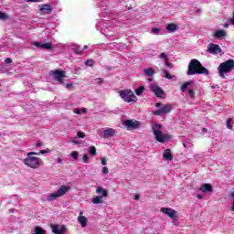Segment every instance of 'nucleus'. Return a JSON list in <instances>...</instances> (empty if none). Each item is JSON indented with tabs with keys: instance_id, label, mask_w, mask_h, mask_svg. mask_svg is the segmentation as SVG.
I'll return each mask as SVG.
<instances>
[{
	"instance_id": "nucleus-1",
	"label": "nucleus",
	"mask_w": 234,
	"mask_h": 234,
	"mask_svg": "<svg viewBox=\"0 0 234 234\" xmlns=\"http://www.w3.org/2000/svg\"><path fill=\"white\" fill-rule=\"evenodd\" d=\"M187 76H195L196 74H205L209 76V70L202 66V63L197 58H193L188 64Z\"/></svg>"
},
{
	"instance_id": "nucleus-2",
	"label": "nucleus",
	"mask_w": 234,
	"mask_h": 234,
	"mask_svg": "<svg viewBox=\"0 0 234 234\" xmlns=\"http://www.w3.org/2000/svg\"><path fill=\"white\" fill-rule=\"evenodd\" d=\"M34 154L37 155L39 154L36 152L27 153V157L24 159V164L27 167H31V169H37L41 164L39 162V157L32 156Z\"/></svg>"
},
{
	"instance_id": "nucleus-3",
	"label": "nucleus",
	"mask_w": 234,
	"mask_h": 234,
	"mask_svg": "<svg viewBox=\"0 0 234 234\" xmlns=\"http://www.w3.org/2000/svg\"><path fill=\"white\" fill-rule=\"evenodd\" d=\"M120 97L127 103H136L138 101V97L134 95V92L131 90H122L120 91Z\"/></svg>"
},
{
	"instance_id": "nucleus-4",
	"label": "nucleus",
	"mask_w": 234,
	"mask_h": 234,
	"mask_svg": "<svg viewBox=\"0 0 234 234\" xmlns=\"http://www.w3.org/2000/svg\"><path fill=\"white\" fill-rule=\"evenodd\" d=\"M96 193L100 195L102 193L101 196H97L91 199L92 204H103V198H107L109 197V190L103 189V187H98L96 189Z\"/></svg>"
},
{
	"instance_id": "nucleus-5",
	"label": "nucleus",
	"mask_w": 234,
	"mask_h": 234,
	"mask_svg": "<svg viewBox=\"0 0 234 234\" xmlns=\"http://www.w3.org/2000/svg\"><path fill=\"white\" fill-rule=\"evenodd\" d=\"M65 74H67L65 70L55 69L50 71V75L53 76L54 80L60 83V85L65 83V78L67 77Z\"/></svg>"
},
{
	"instance_id": "nucleus-6",
	"label": "nucleus",
	"mask_w": 234,
	"mask_h": 234,
	"mask_svg": "<svg viewBox=\"0 0 234 234\" xmlns=\"http://www.w3.org/2000/svg\"><path fill=\"white\" fill-rule=\"evenodd\" d=\"M154 134L156 142H159L160 144H165V142L171 140V135H169V133H163L160 130L154 129Z\"/></svg>"
},
{
	"instance_id": "nucleus-7",
	"label": "nucleus",
	"mask_w": 234,
	"mask_h": 234,
	"mask_svg": "<svg viewBox=\"0 0 234 234\" xmlns=\"http://www.w3.org/2000/svg\"><path fill=\"white\" fill-rule=\"evenodd\" d=\"M68 191H70V186H62L60 188L57 190L56 193L49 195L48 198L49 200H56V198H59V197H63V195H66Z\"/></svg>"
},
{
	"instance_id": "nucleus-8",
	"label": "nucleus",
	"mask_w": 234,
	"mask_h": 234,
	"mask_svg": "<svg viewBox=\"0 0 234 234\" xmlns=\"http://www.w3.org/2000/svg\"><path fill=\"white\" fill-rule=\"evenodd\" d=\"M173 111V106L171 104H165L159 110L154 111V116H164V114H169Z\"/></svg>"
},
{
	"instance_id": "nucleus-9",
	"label": "nucleus",
	"mask_w": 234,
	"mask_h": 234,
	"mask_svg": "<svg viewBox=\"0 0 234 234\" xmlns=\"http://www.w3.org/2000/svg\"><path fill=\"white\" fill-rule=\"evenodd\" d=\"M151 90L152 92H154V94L157 97V98H165V91L163 90L162 88H160V86L156 85V84H153L151 86Z\"/></svg>"
},
{
	"instance_id": "nucleus-10",
	"label": "nucleus",
	"mask_w": 234,
	"mask_h": 234,
	"mask_svg": "<svg viewBox=\"0 0 234 234\" xmlns=\"http://www.w3.org/2000/svg\"><path fill=\"white\" fill-rule=\"evenodd\" d=\"M51 231L54 234H65L67 231V227L65 225H54L50 226Z\"/></svg>"
},
{
	"instance_id": "nucleus-11",
	"label": "nucleus",
	"mask_w": 234,
	"mask_h": 234,
	"mask_svg": "<svg viewBox=\"0 0 234 234\" xmlns=\"http://www.w3.org/2000/svg\"><path fill=\"white\" fill-rule=\"evenodd\" d=\"M207 52H209V54H219V52H222V49L220 48V46L210 43L207 46Z\"/></svg>"
},
{
	"instance_id": "nucleus-12",
	"label": "nucleus",
	"mask_w": 234,
	"mask_h": 234,
	"mask_svg": "<svg viewBox=\"0 0 234 234\" xmlns=\"http://www.w3.org/2000/svg\"><path fill=\"white\" fill-rule=\"evenodd\" d=\"M124 125L130 131H134V129H138V127H140V122H138V121L133 122V120H126Z\"/></svg>"
},
{
	"instance_id": "nucleus-13",
	"label": "nucleus",
	"mask_w": 234,
	"mask_h": 234,
	"mask_svg": "<svg viewBox=\"0 0 234 234\" xmlns=\"http://www.w3.org/2000/svg\"><path fill=\"white\" fill-rule=\"evenodd\" d=\"M161 213L167 215L170 218H174V220L176 218V210L173 208L163 207L161 208Z\"/></svg>"
},
{
	"instance_id": "nucleus-14",
	"label": "nucleus",
	"mask_w": 234,
	"mask_h": 234,
	"mask_svg": "<svg viewBox=\"0 0 234 234\" xmlns=\"http://www.w3.org/2000/svg\"><path fill=\"white\" fill-rule=\"evenodd\" d=\"M199 191H202V193H213V186L206 183L199 187Z\"/></svg>"
},
{
	"instance_id": "nucleus-15",
	"label": "nucleus",
	"mask_w": 234,
	"mask_h": 234,
	"mask_svg": "<svg viewBox=\"0 0 234 234\" xmlns=\"http://www.w3.org/2000/svg\"><path fill=\"white\" fill-rule=\"evenodd\" d=\"M116 134V131L112 128H108L103 132L102 138H111Z\"/></svg>"
},
{
	"instance_id": "nucleus-16",
	"label": "nucleus",
	"mask_w": 234,
	"mask_h": 234,
	"mask_svg": "<svg viewBox=\"0 0 234 234\" xmlns=\"http://www.w3.org/2000/svg\"><path fill=\"white\" fill-rule=\"evenodd\" d=\"M163 160H173V154H171V149H166L163 153Z\"/></svg>"
},
{
	"instance_id": "nucleus-17",
	"label": "nucleus",
	"mask_w": 234,
	"mask_h": 234,
	"mask_svg": "<svg viewBox=\"0 0 234 234\" xmlns=\"http://www.w3.org/2000/svg\"><path fill=\"white\" fill-rule=\"evenodd\" d=\"M39 11L44 14H52V6L50 5H44L39 8Z\"/></svg>"
},
{
	"instance_id": "nucleus-18",
	"label": "nucleus",
	"mask_w": 234,
	"mask_h": 234,
	"mask_svg": "<svg viewBox=\"0 0 234 234\" xmlns=\"http://www.w3.org/2000/svg\"><path fill=\"white\" fill-rule=\"evenodd\" d=\"M214 37H216L217 39H220L222 37H226V31H224L222 29L215 31Z\"/></svg>"
},
{
	"instance_id": "nucleus-19",
	"label": "nucleus",
	"mask_w": 234,
	"mask_h": 234,
	"mask_svg": "<svg viewBox=\"0 0 234 234\" xmlns=\"http://www.w3.org/2000/svg\"><path fill=\"white\" fill-rule=\"evenodd\" d=\"M72 50L74 54H77L78 56L83 55V49L81 48V46L74 45Z\"/></svg>"
},
{
	"instance_id": "nucleus-20",
	"label": "nucleus",
	"mask_w": 234,
	"mask_h": 234,
	"mask_svg": "<svg viewBox=\"0 0 234 234\" xmlns=\"http://www.w3.org/2000/svg\"><path fill=\"white\" fill-rule=\"evenodd\" d=\"M166 30H168V32H176V30H178V26L175 23L168 24L166 26Z\"/></svg>"
},
{
	"instance_id": "nucleus-21",
	"label": "nucleus",
	"mask_w": 234,
	"mask_h": 234,
	"mask_svg": "<svg viewBox=\"0 0 234 234\" xmlns=\"http://www.w3.org/2000/svg\"><path fill=\"white\" fill-rule=\"evenodd\" d=\"M78 222L80 224L81 228L87 227V218L84 216H79Z\"/></svg>"
},
{
	"instance_id": "nucleus-22",
	"label": "nucleus",
	"mask_w": 234,
	"mask_h": 234,
	"mask_svg": "<svg viewBox=\"0 0 234 234\" xmlns=\"http://www.w3.org/2000/svg\"><path fill=\"white\" fill-rule=\"evenodd\" d=\"M144 74L145 76H154V69H153V68H149V69H144Z\"/></svg>"
},
{
	"instance_id": "nucleus-23",
	"label": "nucleus",
	"mask_w": 234,
	"mask_h": 234,
	"mask_svg": "<svg viewBox=\"0 0 234 234\" xmlns=\"http://www.w3.org/2000/svg\"><path fill=\"white\" fill-rule=\"evenodd\" d=\"M0 19L2 21H7V19H10V16L6 13H3L0 11Z\"/></svg>"
},
{
	"instance_id": "nucleus-24",
	"label": "nucleus",
	"mask_w": 234,
	"mask_h": 234,
	"mask_svg": "<svg viewBox=\"0 0 234 234\" xmlns=\"http://www.w3.org/2000/svg\"><path fill=\"white\" fill-rule=\"evenodd\" d=\"M144 90H145V87L140 86L138 89L135 90V94L137 96H141V94L144 93Z\"/></svg>"
},
{
	"instance_id": "nucleus-25",
	"label": "nucleus",
	"mask_w": 234,
	"mask_h": 234,
	"mask_svg": "<svg viewBox=\"0 0 234 234\" xmlns=\"http://www.w3.org/2000/svg\"><path fill=\"white\" fill-rule=\"evenodd\" d=\"M35 234H47V232L45 231V229H43V228L36 227L35 228Z\"/></svg>"
},
{
	"instance_id": "nucleus-26",
	"label": "nucleus",
	"mask_w": 234,
	"mask_h": 234,
	"mask_svg": "<svg viewBox=\"0 0 234 234\" xmlns=\"http://www.w3.org/2000/svg\"><path fill=\"white\" fill-rule=\"evenodd\" d=\"M41 48H46V50H52V44L50 42L42 44Z\"/></svg>"
},
{
	"instance_id": "nucleus-27",
	"label": "nucleus",
	"mask_w": 234,
	"mask_h": 234,
	"mask_svg": "<svg viewBox=\"0 0 234 234\" xmlns=\"http://www.w3.org/2000/svg\"><path fill=\"white\" fill-rule=\"evenodd\" d=\"M88 153L91 154L92 156H96L98 154V152L96 151V148L94 146H91L88 149Z\"/></svg>"
},
{
	"instance_id": "nucleus-28",
	"label": "nucleus",
	"mask_w": 234,
	"mask_h": 234,
	"mask_svg": "<svg viewBox=\"0 0 234 234\" xmlns=\"http://www.w3.org/2000/svg\"><path fill=\"white\" fill-rule=\"evenodd\" d=\"M189 85H191V82H189V81L185 82V83L181 86V90H182V92H186V90L187 89V87H189Z\"/></svg>"
},
{
	"instance_id": "nucleus-29",
	"label": "nucleus",
	"mask_w": 234,
	"mask_h": 234,
	"mask_svg": "<svg viewBox=\"0 0 234 234\" xmlns=\"http://www.w3.org/2000/svg\"><path fill=\"white\" fill-rule=\"evenodd\" d=\"M232 123H233V119L229 118L227 121V129H233Z\"/></svg>"
},
{
	"instance_id": "nucleus-30",
	"label": "nucleus",
	"mask_w": 234,
	"mask_h": 234,
	"mask_svg": "<svg viewBox=\"0 0 234 234\" xmlns=\"http://www.w3.org/2000/svg\"><path fill=\"white\" fill-rule=\"evenodd\" d=\"M159 58H161V59H165V61H169V57H167V55H165V53H161L159 55Z\"/></svg>"
},
{
	"instance_id": "nucleus-31",
	"label": "nucleus",
	"mask_w": 234,
	"mask_h": 234,
	"mask_svg": "<svg viewBox=\"0 0 234 234\" xmlns=\"http://www.w3.org/2000/svg\"><path fill=\"white\" fill-rule=\"evenodd\" d=\"M165 72V78H166V80H173V76L167 71V70H164Z\"/></svg>"
},
{
	"instance_id": "nucleus-32",
	"label": "nucleus",
	"mask_w": 234,
	"mask_h": 234,
	"mask_svg": "<svg viewBox=\"0 0 234 234\" xmlns=\"http://www.w3.org/2000/svg\"><path fill=\"white\" fill-rule=\"evenodd\" d=\"M188 94L192 100H195V90H188Z\"/></svg>"
},
{
	"instance_id": "nucleus-33",
	"label": "nucleus",
	"mask_w": 234,
	"mask_h": 234,
	"mask_svg": "<svg viewBox=\"0 0 234 234\" xmlns=\"http://www.w3.org/2000/svg\"><path fill=\"white\" fill-rule=\"evenodd\" d=\"M230 198H232V207L231 211H234V191H232L229 195Z\"/></svg>"
},
{
	"instance_id": "nucleus-34",
	"label": "nucleus",
	"mask_w": 234,
	"mask_h": 234,
	"mask_svg": "<svg viewBox=\"0 0 234 234\" xmlns=\"http://www.w3.org/2000/svg\"><path fill=\"white\" fill-rule=\"evenodd\" d=\"M82 161L84 164H89V155L87 154L83 155Z\"/></svg>"
},
{
	"instance_id": "nucleus-35",
	"label": "nucleus",
	"mask_w": 234,
	"mask_h": 234,
	"mask_svg": "<svg viewBox=\"0 0 234 234\" xmlns=\"http://www.w3.org/2000/svg\"><path fill=\"white\" fill-rule=\"evenodd\" d=\"M86 66L87 67H94V62L92 60H90V59H88L86 61Z\"/></svg>"
},
{
	"instance_id": "nucleus-36",
	"label": "nucleus",
	"mask_w": 234,
	"mask_h": 234,
	"mask_svg": "<svg viewBox=\"0 0 234 234\" xmlns=\"http://www.w3.org/2000/svg\"><path fill=\"white\" fill-rule=\"evenodd\" d=\"M102 175H109V168L107 166L102 167Z\"/></svg>"
},
{
	"instance_id": "nucleus-37",
	"label": "nucleus",
	"mask_w": 234,
	"mask_h": 234,
	"mask_svg": "<svg viewBox=\"0 0 234 234\" xmlns=\"http://www.w3.org/2000/svg\"><path fill=\"white\" fill-rule=\"evenodd\" d=\"M71 156H72V158H74V160H78V152L77 151H73L71 153Z\"/></svg>"
},
{
	"instance_id": "nucleus-38",
	"label": "nucleus",
	"mask_w": 234,
	"mask_h": 234,
	"mask_svg": "<svg viewBox=\"0 0 234 234\" xmlns=\"http://www.w3.org/2000/svg\"><path fill=\"white\" fill-rule=\"evenodd\" d=\"M77 136H78V138H85V133L78 132Z\"/></svg>"
},
{
	"instance_id": "nucleus-39",
	"label": "nucleus",
	"mask_w": 234,
	"mask_h": 234,
	"mask_svg": "<svg viewBox=\"0 0 234 234\" xmlns=\"http://www.w3.org/2000/svg\"><path fill=\"white\" fill-rule=\"evenodd\" d=\"M72 87H74V84H72V83L66 84V89H68V90H71Z\"/></svg>"
},
{
	"instance_id": "nucleus-40",
	"label": "nucleus",
	"mask_w": 234,
	"mask_h": 234,
	"mask_svg": "<svg viewBox=\"0 0 234 234\" xmlns=\"http://www.w3.org/2000/svg\"><path fill=\"white\" fill-rule=\"evenodd\" d=\"M32 45H33L34 47H38L39 48H41V46H42L43 44H41V43H39V42H32Z\"/></svg>"
},
{
	"instance_id": "nucleus-41",
	"label": "nucleus",
	"mask_w": 234,
	"mask_h": 234,
	"mask_svg": "<svg viewBox=\"0 0 234 234\" xmlns=\"http://www.w3.org/2000/svg\"><path fill=\"white\" fill-rule=\"evenodd\" d=\"M165 65L168 69H173V64L169 62V60H165Z\"/></svg>"
},
{
	"instance_id": "nucleus-42",
	"label": "nucleus",
	"mask_w": 234,
	"mask_h": 234,
	"mask_svg": "<svg viewBox=\"0 0 234 234\" xmlns=\"http://www.w3.org/2000/svg\"><path fill=\"white\" fill-rule=\"evenodd\" d=\"M152 32L154 34H158V32H160V28L154 27V28H152Z\"/></svg>"
},
{
	"instance_id": "nucleus-43",
	"label": "nucleus",
	"mask_w": 234,
	"mask_h": 234,
	"mask_svg": "<svg viewBox=\"0 0 234 234\" xmlns=\"http://www.w3.org/2000/svg\"><path fill=\"white\" fill-rule=\"evenodd\" d=\"M5 63L9 65V63H12V58H5Z\"/></svg>"
},
{
	"instance_id": "nucleus-44",
	"label": "nucleus",
	"mask_w": 234,
	"mask_h": 234,
	"mask_svg": "<svg viewBox=\"0 0 234 234\" xmlns=\"http://www.w3.org/2000/svg\"><path fill=\"white\" fill-rule=\"evenodd\" d=\"M101 163L102 165H107V159L102 158Z\"/></svg>"
},
{
	"instance_id": "nucleus-45",
	"label": "nucleus",
	"mask_w": 234,
	"mask_h": 234,
	"mask_svg": "<svg viewBox=\"0 0 234 234\" xmlns=\"http://www.w3.org/2000/svg\"><path fill=\"white\" fill-rule=\"evenodd\" d=\"M97 81H98L99 85H101V83H103V79L102 78H98Z\"/></svg>"
},
{
	"instance_id": "nucleus-46",
	"label": "nucleus",
	"mask_w": 234,
	"mask_h": 234,
	"mask_svg": "<svg viewBox=\"0 0 234 234\" xmlns=\"http://www.w3.org/2000/svg\"><path fill=\"white\" fill-rule=\"evenodd\" d=\"M155 129H158V131H160V129H162V124L155 123Z\"/></svg>"
},
{
	"instance_id": "nucleus-47",
	"label": "nucleus",
	"mask_w": 234,
	"mask_h": 234,
	"mask_svg": "<svg viewBox=\"0 0 234 234\" xmlns=\"http://www.w3.org/2000/svg\"><path fill=\"white\" fill-rule=\"evenodd\" d=\"M155 107H157L158 109H160V107H162V102H157V103H155Z\"/></svg>"
},
{
	"instance_id": "nucleus-48",
	"label": "nucleus",
	"mask_w": 234,
	"mask_h": 234,
	"mask_svg": "<svg viewBox=\"0 0 234 234\" xmlns=\"http://www.w3.org/2000/svg\"><path fill=\"white\" fill-rule=\"evenodd\" d=\"M39 154H47V150H40Z\"/></svg>"
},
{
	"instance_id": "nucleus-49",
	"label": "nucleus",
	"mask_w": 234,
	"mask_h": 234,
	"mask_svg": "<svg viewBox=\"0 0 234 234\" xmlns=\"http://www.w3.org/2000/svg\"><path fill=\"white\" fill-rule=\"evenodd\" d=\"M134 200H140V195L136 194V195L134 196Z\"/></svg>"
},
{
	"instance_id": "nucleus-50",
	"label": "nucleus",
	"mask_w": 234,
	"mask_h": 234,
	"mask_svg": "<svg viewBox=\"0 0 234 234\" xmlns=\"http://www.w3.org/2000/svg\"><path fill=\"white\" fill-rule=\"evenodd\" d=\"M229 23H231V25H234V16H232V18L229 19Z\"/></svg>"
},
{
	"instance_id": "nucleus-51",
	"label": "nucleus",
	"mask_w": 234,
	"mask_h": 234,
	"mask_svg": "<svg viewBox=\"0 0 234 234\" xmlns=\"http://www.w3.org/2000/svg\"><path fill=\"white\" fill-rule=\"evenodd\" d=\"M41 145H43L42 143H37V144H36V147H41Z\"/></svg>"
},
{
	"instance_id": "nucleus-52",
	"label": "nucleus",
	"mask_w": 234,
	"mask_h": 234,
	"mask_svg": "<svg viewBox=\"0 0 234 234\" xmlns=\"http://www.w3.org/2000/svg\"><path fill=\"white\" fill-rule=\"evenodd\" d=\"M197 198H198L199 200H202L203 197L201 195H197Z\"/></svg>"
},
{
	"instance_id": "nucleus-53",
	"label": "nucleus",
	"mask_w": 234,
	"mask_h": 234,
	"mask_svg": "<svg viewBox=\"0 0 234 234\" xmlns=\"http://www.w3.org/2000/svg\"><path fill=\"white\" fill-rule=\"evenodd\" d=\"M224 28H229V24H224Z\"/></svg>"
},
{
	"instance_id": "nucleus-54",
	"label": "nucleus",
	"mask_w": 234,
	"mask_h": 234,
	"mask_svg": "<svg viewBox=\"0 0 234 234\" xmlns=\"http://www.w3.org/2000/svg\"><path fill=\"white\" fill-rule=\"evenodd\" d=\"M27 3H36V0H27Z\"/></svg>"
},
{
	"instance_id": "nucleus-55",
	"label": "nucleus",
	"mask_w": 234,
	"mask_h": 234,
	"mask_svg": "<svg viewBox=\"0 0 234 234\" xmlns=\"http://www.w3.org/2000/svg\"><path fill=\"white\" fill-rule=\"evenodd\" d=\"M76 114H81V111L76 110Z\"/></svg>"
},
{
	"instance_id": "nucleus-56",
	"label": "nucleus",
	"mask_w": 234,
	"mask_h": 234,
	"mask_svg": "<svg viewBox=\"0 0 234 234\" xmlns=\"http://www.w3.org/2000/svg\"><path fill=\"white\" fill-rule=\"evenodd\" d=\"M89 48V46H84L83 50H87Z\"/></svg>"
},
{
	"instance_id": "nucleus-57",
	"label": "nucleus",
	"mask_w": 234,
	"mask_h": 234,
	"mask_svg": "<svg viewBox=\"0 0 234 234\" xmlns=\"http://www.w3.org/2000/svg\"><path fill=\"white\" fill-rule=\"evenodd\" d=\"M203 133H207V129L203 128Z\"/></svg>"
},
{
	"instance_id": "nucleus-58",
	"label": "nucleus",
	"mask_w": 234,
	"mask_h": 234,
	"mask_svg": "<svg viewBox=\"0 0 234 234\" xmlns=\"http://www.w3.org/2000/svg\"><path fill=\"white\" fill-rule=\"evenodd\" d=\"M58 164H61V158L58 159Z\"/></svg>"
},
{
	"instance_id": "nucleus-59",
	"label": "nucleus",
	"mask_w": 234,
	"mask_h": 234,
	"mask_svg": "<svg viewBox=\"0 0 234 234\" xmlns=\"http://www.w3.org/2000/svg\"><path fill=\"white\" fill-rule=\"evenodd\" d=\"M83 112H87V111L85 110V108L82 109Z\"/></svg>"
},
{
	"instance_id": "nucleus-60",
	"label": "nucleus",
	"mask_w": 234,
	"mask_h": 234,
	"mask_svg": "<svg viewBox=\"0 0 234 234\" xmlns=\"http://www.w3.org/2000/svg\"><path fill=\"white\" fill-rule=\"evenodd\" d=\"M128 10H133V7H131V6H130V7H128Z\"/></svg>"
},
{
	"instance_id": "nucleus-61",
	"label": "nucleus",
	"mask_w": 234,
	"mask_h": 234,
	"mask_svg": "<svg viewBox=\"0 0 234 234\" xmlns=\"http://www.w3.org/2000/svg\"><path fill=\"white\" fill-rule=\"evenodd\" d=\"M38 1H41V0H35V3H38Z\"/></svg>"
},
{
	"instance_id": "nucleus-62",
	"label": "nucleus",
	"mask_w": 234,
	"mask_h": 234,
	"mask_svg": "<svg viewBox=\"0 0 234 234\" xmlns=\"http://www.w3.org/2000/svg\"><path fill=\"white\" fill-rule=\"evenodd\" d=\"M148 81H153V79H148Z\"/></svg>"
},
{
	"instance_id": "nucleus-63",
	"label": "nucleus",
	"mask_w": 234,
	"mask_h": 234,
	"mask_svg": "<svg viewBox=\"0 0 234 234\" xmlns=\"http://www.w3.org/2000/svg\"><path fill=\"white\" fill-rule=\"evenodd\" d=\"M232 16H234V10H233V12H232Z\"/></svg>"
}]
</instances>
